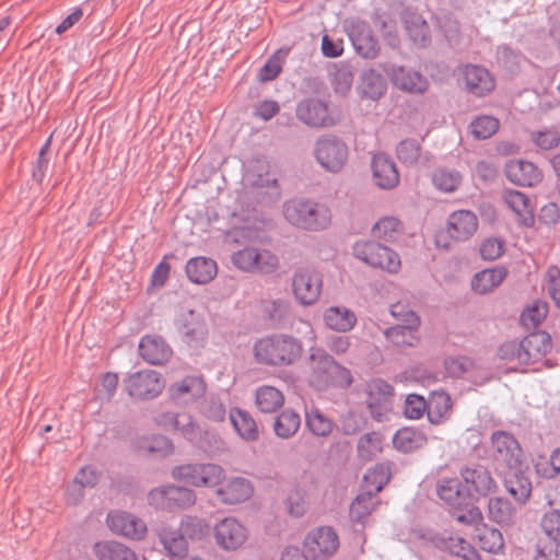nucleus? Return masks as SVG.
<instances>
[{
	"label": "nucleus",
	"instance_id": "1",
	"mask_svg": "<svg viewBox=\"0 0 560 560\" xmlns=\"http://www.w3.org/2000/svg\"><path fill=\"white\" fill-rule=\"evenodd\" d=\"M243 178V189L237 195V202L245 209L256 205H271L280 198L277 178L269 172L265 158H257L247 163Z\"/></svg>",
	"mask_w": 560,
	"mask_h": 560
},
{
	"label": "nucleus",
	"instance_id": "2",
	"mask_svg": "<svg viewBox=\"0 0 560 560\" xmlns=\"http://www.w3.org/2000/svg\"><path fill=\"white\" fill-rule=\"evenodd\" d=\"M302 354L301 341L290 335H272L257 340L254 355L258 363L269 366L293 364Z\"/></svg>",
	"mask_w": 560,
	"mask_h": 560
},
{
	"label": "nucleus",
	"instance_id": "3",
	"mask_svg": "<svg viewBox=\"0 0 560 560\" xmlns=\"http://www.w3.org/2000/svg\"><path fill=\"white\" fill-rule=\"evenodd\" d=\"M284 219L305 231H322L331 222L329 208L311 199H291L283 203Z\"/></svg>",
	"mask_w": 560,
	"mask_h": 560
},
{
	"label": "nucleus",
	"instance_id": "4",
	"mask_svg": "<svg viewBox=\"0 0 560 560\" xmlns=\"http://www.w3.org/2000/svg\"><path fill=\"white\" fill-rule=\"evenodd\" d=\"M478 229L477 215L470 210L452 212L446 221L445 230L435 236L438 247L447 249L452 242L459 243L469 240Z\"/></svg>",
	"mask_w": 560,
	"mask_h": 560
},
{
	"label": "nucleus",
	"instance_id": "5",
	"mask_svg": "<svg viewBox=\"0 0 560 560\" xmlns=\"http://www.w3.org/2000/svg\"><path fill=\"white\" fill-rule=\"evenodd\" d=\"M490 455L497 471L505 468H516L523 464L521 444L512 433L503 430L491 433Z\"/></svg>",
	"mask_w": 560,
	"mask_h": 560
},
{
	"label": "nucleus",
	"instance_id": "6",
	"mask_svg": "<svg viewBox=\"0 0 560 560\" xmlns=\"http://www.w3.org/2000/svg\"><path fill=\"white\" fill-rule=\"evenodd\" d=\"M353 255L366 265L389 273L400 269L399 255L392 248L374 241H359L353 245Z\"/></svg>",
	"mask_w": 560,
	"mask_h": 560
},
{
	"label": "nucleus",
	"instance_id": "7",
	"mask_svg": "<svg viewBox=\"0 0 560 560\" xmlns=\"http://www.w3.org/2000/svg\"><path fill=\"white\" fill-rule=\"evenodd\" d=\"M196 501L194 490L174 485L152 489L148 494L149 504L162 511L189 509Z\"/></svg>",
	"mask_w": 560,
	"mask_h": 560
},
{
	"label": "nucleus",
	"instance_id": "8",
	"mask_svg": "<svg viewBox=\"0 0 560 560\" xmlns=\"http://www.w3.org/2000/svg\"><path fill=\"white\" fill-rule=\"evenodd\" d=\"M172 476L194 487L214 488L224 479V469L215 464H185L176 466Z\"/></svg>",
	"mask_w": 560,
	"mask_h": 560
},
{
	"label": "nucleus",
	"instance_id": "9",
	"mask_svg": "<svg viewBox=\"0 0 560 560\" xmlns=\"http://www.w3.org/2000/svg\"><path fill=\"white\" fill-rule=\"evenodd\" d=\"M339 548V537L329 526H322L307 534L304 540V560H329Z\"/></svg>",
	"mask_w": 560,
	"mask_h": 560
},
{
	"label": "nucleus",
	"instance_id": "10",
	"mask_svg": "<svg viewBox=\"0 0 560 560\" xmlns=\"http://www.w3.org/2000/svg\"><path fill=\"white\" fill-rule=\"evenodd\" d=\"M232 262L236 268L247 272L272 273L279 266L278 257L267 249L245 246L233 253Z\"/></svg>",
	"mask_w": 560,
	"mask_h": 560
},
{
	"label": "nucleus",
	"instance_id": "11",
	"mask_svg": "<svg viewBox=\"0 0 560 560\" xmlns=\"http://www.w3.org/2000/svg\"><path fill=\"white\" fill-rule=\"evenodd\" d=\"M323 288L322 275L313 267H301L292 277V291L301 305H312L320 296Z\"/></svg>",
	"mask_w": 560,
	"mask_h": 560
},
{
	"label": "nucleus",
	"instance_id": "12",
	"mask_svg": "<svg viewBox=\"0 0 560 560\" xmlns=\"http://www.w3.org/2000/svg\"><path fill=\"white\" fill-rule=\"evenodd\" d=\"M124 386L130 397L139 400H148L158 397L162 393L164 382L156 371L143 370L126 377L124 380Z\"/></svg>",
	"mask_w": 560,
	"mask_h": 560
},
{
	"label": "nucleus",
	"instance_id": "13",
	"mask_svg": "<svg viewBox=\"0 0 560 560\" xmlns=\"http://www.w3.org/2000/svg\"><path fill=\"white\" fill-rule=\"evenodd\" d=\"M459 475L464 482V490L471 499L488 497L498 490V483L491 471L483 465H467L460 469Z\"/></svg>",
	"mask_w": 560,
	"mask_h": 560
},
{
	"label": "nucleus",
	"instance_id": "14",
	"mask_svg": "<svg viewBox=\"0 0 560 560\" xmlns=\"http://www.w3.org/2000/svg\"><path fill=\"white\" fill-rule=\"evenodd\" d=\"M215 544L225 551L240 549L248 538L247 528L235 517H224L213 528Z\"/></svg>",
	"mask_w": 560,
	"mask_h": 560
},
{
	"label": "nucleus",
	"instance_id": "15",
	"mask_svg": "<svg viewBox=\"0 0 560 560\" xmlns=\"http://www.w3.org/2000/svg\"><path fill=\"white\" fill-rule=\"evenodd\" d=\"M370 168L374 185L383 190H390L398 186L400 175L393 159L386 153H374Z\"/></svg>",
	"mask_w": 560,
	"mask_h": 560
},
{
	"label": "nucleus",
	"instance_id": "16",
	"mask_svg": "<svg viewBox=\"0 0 560 560\" xmlns=\"http://www.w3.org/2000/svg\"><path fill=\"white\" fill-rule=\"evenodd\" d=\"M107 526L109 529L127 538L139 540L147 533V525L136 515L124 511H112L108 513Z\"/></svg>",
	"mask_w": 560,
	"mask_h": 560
},
{
	"label": "nucleus",
	"instance_id": "17",
	"mask_svg": "<svg viewBox=\"0 0 560 560\" xmlns=\"http://www.w3.org/2000/svg\"><path fill=\"white\" fill-rule=\"evenodd\" d=\"M386 73L393 85L404 92L423 94L429 88V81L424 75L404 66H392Z\"/></svg>",
	"mask_w": 560,
	"mask_h": 560
},
{
	"label": "nucleus",
	"instance_id": "18",
	"mask_svg": "<svg viewBox=\"0 0 560 560\" xmlns=\"http://www.w3.org/2000/svg\"><path fill=\"white\" fill-rule=\"evenodd\" d=\"M393 394V386L383 380H373L368 385L366 405L375 420L382 421L389 411Z\"/></svg>",
	"mask_w": 560,
	"mask_h": 560
},
{
	"label": "nucleus",
	"instance_id": "19",
	"mask_svg": "<svg viewBox=\"0 0 560 560\" xmlns=\"http://www.w3.org/2000/svg\"><path fill=\"white\" fill-rule=\"evenodd\" d=\"M465 88L468 93L482 97L495 88L493 75L482 66L465 65L462 69Z\"/></svg>",
	"mask_w": 560,
	"mask_h": 560
},
{
	"label": "nucleus",
	"instance_id": "20",
	"mask_svg": "<svg viewBox=\"0 0 560 560\" xmlns=\"http://www.w3.org/2000/svg\"><path fill=\"white\" fill-rule=\"evenodd\" d=\"M215 488L218 500L221 503L229 505L245 502L253 494V486L250 481L243 477L224 478Z\"/></svg>",
	"mask_w": 560,
	"mask_h": 560
},
{
	"label": "nucleus",
	"instance_id": "21",
	"mask_svg": "<svg viewBox=\"0 0 560 560\" xmlns=\"http://www.w3.org/2000/svg\"><path fill=\"white\" fill-rule=\"evenodd\" d=\"M296 116L305 125L312 127H325L336 124L328 113L327 104L318 98L301 101L296 107Z\"/></svg>",
	"mask_w": 560,
	"mask_h": 560
},
{
	"label": "nucleus",
	"instance_id": "22",
	"mask_svg": "<svg viewBox=\"0 0 560 560\" xmlns=\"http://www.w3.org/2000/svg\"><path fill=\"white\" fill-rule=\"evenodd\" d=\"M348 155L346 142H317L316 160L328 172H339L345 166Z\"/></svg>",
	"mask_w": 560,
	"mask_h": 560
},
{
	"label": "nucleus",
	"instance_id": "23",
	"mask_svg": "<svg viewBox=\"0 0 560 560\" xmlns=\"http://www.w3.org/2000/svg\"><path fill=\"white\" fill-rule=\"evenodd\" d=\"M336 361L325 350L312 348L310 353V384L317 389L328 387V376Z\"/></svg>",
	"mask_w": 560,
	"mask_h": 560
},
{
	"label": "nucleus",
	"instance_id": "24",
	"mask_svg": "<svg viewBox=\"0 0 560 560\" xmlns=\"http://www.w3.org/2000/svg\"><path fill=\"white\" fill-rule=\"evenodd\" d=\"M502 477L505 490L521 504L529 499L532 493V482L522 471V466L516 468H505L498 471Z\"/></svg>",
	"mask_w": 560,
	"mask_h": 560
},
{
	"label": "nucleus",
	"instance_id": "25",
	"mask_svg": "<svg viewBox=\"0 0 560 560\" xmlns=\"http://www.w3.org/2000/svg\"><path fill=\"white\" fill-rule=\"evenodd\" d=\"M506 178L518 186L533 187L542 180L541 171L532 162L510 161L505 164Z\"/></svg>",
	"mask_w": 560,
	"mask_h": 560
},
{
	"label": "nucleus",
	"instance_id": "26",
	"mask_svg": "<svg viewBox=\"0 0 560 560\" xmlns=\"http://www.w3.org/2000/svg\"><path fill=\"white\" fill-rule=\"evenodd\" d=\"M432 541L438 548L450 552L452 556L464 560H480L475 547L458 535L444 532L435 535Z\"/></svg>",
	"mask_w": 560,
	"mask_h": 560
},
{
	"label": "nucleus",
	"instance_id": "27",
	"mask_svg": "<svg viewBox=\"0 0 560 560\" xmlns=\"http://www.w3.org/2000/svg\"><path fill=\"white\" fill-rule=\"evenodd\" d=\"M141 358L152 364L162 365L172 357V349L160 336H144L139 343Z\"/></svg>",
	"mask_w": 560,
	"mask_h": 560
},
{
	"label": "nucleus",
	"instance_id": "28",
	"mask_svg": "<svg viewBox=\"0 0 560 560\" xmlns=\"http://www.w3.org/2000/svg\"><path fill=\"white\" fill-rule=\"evenodd\" d=\"M523 362L532 364L542 359L552 348L551 338L545 331H536L527 335L522 340Z\"/></svg>",
	"mask_w": 560,
	"mask_h": 560
},
{
	"label": "nucleus",
	"instance_id": "29",
	"mask_svg": "<svg viewBox=\"0 0 560 560\" xmlns=\"http://www.w3.org/2000/svg\"><path fill=\"white\" fill-rule=\"evenodd\" d=\"M179 331L185 341L191 346H198L207 337V327L202 318L195 311L183 313L178 319Z\"/></svg>",
	"mask_w": 560,
	"mask_h": 560
},
{
	"label": "nucleus",
	"instance_id": "30",
	"mask_svg": "<svg viewBox=\"0 0 560 560\" xmlns=\"http://www.w3.org/2000/svg\"><path fill=\"white\" fill-rule=\"evenodd\" d=\"M168 392L174 400L189 404L206 393V384L199 376H186L182 381L172 384Z\"/></svg>",
	"mask_w": 560,
	"mask_h": 560
},
{
	"label": "nucleus",
	"instance_id": "31",
	"mask_svg": "<svg viewBox=\"0 0 560 560\" xmlns=\"http://www.w3.org/2000/svg\"><path fill=\"white\" fill-rule=\"evenodd\" d=\"M350 38L357 52L363 58H374L378 51V42L372 35L366 23H358L350 31Z\"/></svg>",
	"mask_w": 560,
	"mask_h": 560
},
{
	"label": "nucleus",
	"instance_id": "32",
	"mask_svg": "<svg viewBox=\"0 0 560 560\" xmlns=\"http://www.w3.org/2000/svg\"><path fill=\"white\" fill-rule=\"evenodd\" d=\"M428 420L432 424H442L451 418L452 400L451 396L443 390H433L427 400Z\"/></svg>",
	"mask_w": 560,
	"mask_h": 560
},
{
	"label": "nucleus",
	"instance_id": "33",
	"mask_svg": "<svg viewBox=\"0 0 560 560\" xmlns=\"http://www.w3.org/2000/svg\"><path fill=\"white\" fill-rule=\"evenodd\" d=\"M503 200L517 215L521 224L525 226H532L534 224L533 209L525 194L514 189H505L503 191Z\"/></svg>",
	"mask_w": 560,
	"mask_h": 560
},
{
	"label": "nucleus",
	"instance_id": "34",
	"mask_svg": "<svg viewBox=\"0 0 560 560\" xmlns=\"http://www.w3.org/2000/svg\"><path fill=\"white\" fill-rule=\"evenodd\" d=\"M188 279L198 284L210 282L217 275L218 268L213 259L207 257H194L186 264Z\"/></svg>",
	"mask_w": 560,
	"mask_h": 560
},
{
	"label": "nucleus",
	"instance_id": "35",
	"mask_svg": "<svg viewBox=\"0 0 560 560\" xmlns=\"http://www.w3.org/2000/svg\"><path fill=\"white\" fill-rule=\"evenodd\" d=\"M358 91L362 97L377 101L386 93L387 83L381 73L369 69L361 74Z\"/></svg>",
	"mask_w": 560,
	"mask_h": 560
},
{
	"label": "nucleus",
	"instance_id": "36",
	"mask_svg": "<svg viewBox=\"0 0 560 560\" xmlns=\"http://www.w3.org/2000/svg\"><path fill=\"white\" fill-rule=\"evenodd\" d=\"M325 325L335 331L347 332L357 324L355 314L345 306H330L324 312Z\"/></svg>",
	"mask_w": 560,
	"mask_h": 560
},
{
	"label": "nucleus",
	"instance_id": "37",
	"mask_svg": "<svg viewBox=\"0 0 560 560\" xmlns=\"http://www.w3.org/2000/svg\"><path fill=\"white\" fill-rule=\"evenodd\" d=\"M231 423L237 434L247 442L258 440L259 431L252 415L240 408H232L229 413Z\"/></svg>",
	"mask_w": 560,
	"mask_h": 560
},
{
	"label": "nucleus",
	"instance_id": "38",
	"mask_svg": "<svg viewBox=\"0 0 560 560\" xmlns=\"http://www.w3.org/2000/svg\"><path fill=\"white\" fill-rule=\"evenodd\" d=\"M284 404L283 393L269 385L259 386L255 390V405L262 413H273Z\"/></svg>",
	"mask_w": 560,
	"mask_h": 560
},
{
	"label": "nucleus",
	"instance_id": "39",
	"mask_svg": "<svg viewBox=\"0 0 560 560\" xmlns=\"http://www.w3.org/2000/svg\"><path fill=\"white\" fill-rule=\"evenodd\" d=\"M385 439L382 433L373 431L362 434L357 443V456L363 462L373 460L383 452Z\"/></svg>",
	"mask_w": 560,
	"mask_h": 560
},
{
	"label": "nucleus",
	"instance_id": "40",
	"mask_svg": "<svg viewBox=\"0 0 560 560\" xmlns=\"http://www.w3.org/2000/svg\"><path fill=\"white\" fill-rule=\"evenodd\" d=\"M94 552L98 560H139L132 549L114 540L96 542Z\"/></svg>",
	"mask_w": 560,
	"mask_h": 560
},
{
	"label": "nucleus",
	"instance_id": "41",
	"mask_svg": "<svg viewBox=\"0 0 560 560\" xmlns=\"http://www.w3.org/2000/svg\"><path fill=\"white\" fill-rule=\"evenodd\" d=\"M436 493L451 509L459 506L462 502L470 497L462 489L459 480L455 478L440 480L436 486Z\"/></svg>",
	"mask_w": 560,
	"mask_h": 560
},
{
	"label": "nucleus",
	"instance_id": "42",
	"mask_svg": "<svg viewBox=\"0 0 560 560\" xmlns=\"http://www.w3.org/2000/svg\"><path fill=\"white\" fill-rule=\"evenodd\" d=\"M515 514V508L508 499L497 497L491 498L488 502L489 518L501 526L512 525Z\"/></svg>",
	"mask_w": 560,
	"mask_h": 560
},
{
	"label": "nucleus",
	"instance_id": "43",
	"mask_svg": "<svg viewBox=\"0 0 560 560\" xmlns=\"http://www.w3.org/2000/svg\"><path fill=\"white\" fill-rule=\"evenodd\" d=\"M505 277L504 268L485 269L474 276L471 288L477 293L486 294L500 285Z\"/></svg>",
	"mask_w": 560,
	"mask_h": 560
},
{
	"label": "nucleus",
	"instance_id": "44",
	"mask_svg": "<svg viewBox=\"0 0 560 560\" xmlns=\"http://www.w3.org/2000/svg\"><path fill=\"white\" fill-rule=\"evenodd\" d=\"M300 425V415L292 409H284L275 418L272 428L278 438L287 440L296 434Z\"/></svg>",
	"mask_w": 560,
	"mask_h": 560
},
{
	"label": "nucleus",
	"instance_id": "45",
	"mask_svg": "<svg viewBox=\"0 0 560 560\" xmlns=\"http://www.w3.org/2000/svg\"><path fill=\"white\" fill-rule=\"evenodd\" d=\"M378 501L372 490H363L357 495L350 505V518L354 523L363 524L365 518L372 513Z\"/></svg>",
	"mask_w": 560,
	"mask_h": 560
},
{
	"label": "nucleus",
	"instance_id": "46",
	"mask_svg": "<svg viewBox=\"0 0 560 560\" xmlns=\"http://www.w3.org/2000/svg\"><path fill=\"white\" fill-rule=\"evenodd\" d=\"M452 516L458 523L475 527L476 530L483 524L482 513L470 497L459 506L452 509Z\"/></svg>",
	"mask_w": 560,
	"mask_h": 560
},
{
	"label": "nucleus",
	"instance_id": "47",
	"mask_svg": "<svg viewBox=\"0 0 560 560\" xmlns=\"http://www.w3.org/2000/svg\"><path fill=\"white\" fill-rule=\"evenodd\" d=\"M160 541L171 558H184L188 552L186 538L175 529L163 528L160 534Z\"/></svg>",
	"mask_w": 560,
	"mask_h": 560
},
{
	"label": "nucleus",
	"instance_id": "48",
	"mask_svg": "<svg viewBox=\"0 0 560 560\" xmlns=\"http://www.w3.org/2000/svg\"><path fill=\"white\" fill-rule=\"evenodd\" d=\"M396 154L399 161L406 165L428 164L432 160V155L422 152L419 142H398Z\"/></svg>",
	"mask_w": 560,
	"mask_h": 560
},
{
	"label": "nucleus",
	"instance_id": "49",
	"mask_svg": "<svg viewBox=\"0 0 560 560\" xmlns=\"http://www.w3.org/2000/svg\"><path fill=\"white\" fill-rule=\"evenodd\" d=\"M476 538L479 547L489 553L497 555L504 548L502 533L499 529L489 527L485 524L477 529Z\"/></svg>",
	"mask_w": 560,
	"mask_h": 560
},
{
	"label": "nucleus",
	"instance_id": "50",
	"mask_svg": "<svg viewBox=\"0 0 560 560\" xmlns=\"http://www.w3.org/2000/svg\"><path fill=\"white\" fill-rule=\"evenodd\" d=\"M390 480V469L387 464L380 463L368 469L363 477V490H372L377 494Z\"/></svg>",
	"mask_w": 560,
	"mask_h": 560
},
{
	"label": "nucleus",
	"instance_id": "51",
	"mask_svg": "<svg viewBox=\"0 0 560 560\" xmlns=\"http://www.w3.org/2000/svg\"><path fill=\"white\" fill-rule=\"evenodd\" d=\"M423 442L422 433L411 428H402L393 436L394 447L402 453H409L419 448Z\"/></svg>",
	"mask_w": 560,
	"mask_h": 560
},
{
	"label": "nucleus",
	"instance_id": "52",
	"mask_svg": "<svg viewBox=\"0 0 560 560\" xmlns=\"http://www.w3.org/2000/svg\"><path fill=\"white\" fill-rule=\"evenodd\" d=\"M419 327H411V325H396L387 328L384 335L388 341L396 347H412L418 338L416 332Z\"/></svg>",
	"mask_w": 560,
	"mask_h": 560
},
{
	"label": "nucleus",
	"instance_id": "53",
	"mask_svg": "<svg viewBox=\"0 0 560 560\" xmlns=\"http://www.w3.org/2000/svg\"><path fill=\"white\" fill-rule=\"evenodd\" d=\"M308 430L316 436H328L334 429V422L318 408H312L305 413Z\"/></svg>",
	"mask_w": 560,
	"mask_h": 560
},
{
	"label": "nucleus",
	"instance_id": "54",
	"mask_svg": "<svg viewBox=\"0 0 560 560\" xmlns=\"http://www.w3.org/2000/svg\"><path fill=\"white\" fill-rule=\"evenodd\" d=\"M499 120L487 115L476 117L469 125L470 132L477 140H488L499 130Z\"/></svg>",
	"mask_w": 560,
	"mask_h": 560
},
{
	"label": "nucleus",
	"instance_id": "55",
	"mask_svg": "<svg viewBox=\"0 0 560 560\" xmlns=\"http://www.w3.org/2000/svg\"><path fill=\"white\" fill-rule=\"evenodd\" d=\"M433 185L443 192H453L462 184V175L455 170L440 168L432 177Z\"/></svg>",
	"mask_w": 560,
	"mask_h": 560
},
{
	"label": "nucleus",
	"instance_id": "56",
	"mask_svg": "<svg viewBox=\"0 0 560 560\" xmlns=\"http://www.w3.org/2000/svg\"><path fill=\"white\" fill-rule=\"evenodd\" d=\"M374 235L387 242L396 241L401 232V223L394 217L378 220L373 228Z\"/></svg>",
	"mask_w": 560,
	"mask_h": 560
},
{
	"label": "nucleus",
	"instance_id": "57",
	"mask_svg": "<svg viewBox=\"0 0 560 560\" xmlns=\"http://www.w3.org/2000/svg\"><path fill=\"white\" fill-rule=\"evenodd\" d=\"M406 31L413 43L427 46L430 43V31L427 22L421 16H412L406 20Z\"/></svg>",
	"mask_w": 560,
	"mask_h": 560
},
{
	"label": "nucleus",
	"instance_id": "58",
	"mask_svg": "<svg viewBox=\"0 0 560 560\" xmlns=\"http://www.w3.org/2000/svg\"><path fill=\"white\" fill-rule=\"evenodd\" d=\"M548 304L544 301H535L521 314V322L527 328H536L547 316Z\"/></svg>",
	"mask_w": 560,
	"mask_h": 560
},
{
	"label": "nucleus",
	"instance_id": "59",
	"mask_svg": "<svg viewBox=\"0 0 560 560\" xmlns=\"http://www.w3.org/2000/svg\"><path fill=\"white\" fill-rule=\"evenodd\" d=\"M544 534L556 545H560V511L551 509L540 520Z\"/></svg>",
	"mask_w": 560,
	"mask_h": 560
},
{
	"label": "nucleus",
	"instance_id": "60",
	"mask_svg": "<svg viewBox=\"0 0 560 560\" xmlns=\"http://www.w3.org/2000/svg\"><path fill=\"white\" fill-rule=\"evenodd\" d=\"M185 538L192 540L201 539L208 532L207 525L202 520L195 516H185L177 529Z\"/></svg>",
	"mask_w": 560,
	"mask_h": 560
},
{
	"label": "nucleus",
	"instance_id": "61",
	"mask_svg": "<svg viewBox=\"0 0 560 560\" xmlns=\"http://www.w3.org/2000/svg\"><path fill=\"white\" fill-rule=\"evenodd\" d=\"M264 315L273 324L284 319L289 311V304L284 300H265L261 303Z\"/></svg>",
	"mask_w": 560,
	"mask_h": 560
},
{
	"label": "nucleus",
	"instance_id": "62",
	"mask_svg": "<svg viewBox=\"0 0 560 560\" xmlns=\"http://www.w3.org/2000/svg\"><path fill=\"white\" fill-rule=\"evenodd\" d=\"M172 430L177 431L190 442H195L199 433L198 424L190 415L185 412L177 415Z\"/></svg>",
	"mask_w": 560,
	"mask_h": 560
},
{
	"label": "nucleus",
	"instance_id": "63",
	"mask_svg": "<svg viewBox=\"0 0 560 560\" xmlns=\"http://www.w3.org/2000/svg\"><path fill=\"white\" fill-rule=\"evenodd\" d=\"M498 355L508 363L524 364L522 340H510L502 343L498 349Z\"/></svg>",
	"mask_w": 560,
	"mask_h": 560
},
{
	"label": "nucleus",
	"instance_id": "64",
	"mask_svg": "<svg viewBox=\"0 0 560 560\" xmlns=\"http://www.w3.org/2000/svg\"><path fill=\"white\" fill-rule=\"evenodd\" d=\"M201 413L211 421H224L226 409L223 401L214 396L207 398L200 408Z\"/></svg>",
	"mask_w": 560,
	"mask_h": 560
}]
</instances>
